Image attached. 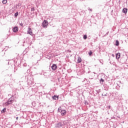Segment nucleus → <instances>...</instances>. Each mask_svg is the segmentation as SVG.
I'll list each match as a JSON object with an SVG mask.
<instances>
[{"instance_id":"nucleus-4","label":"nucleus","mask_w":128,"mask_h":128,"mask_svg":"<svg viewBox=\"0 0 128 128\" xmlns=\"http://www.w3.org/2000/svg\"><path fill=\"white\" fill-rule=\"evenodd\" d=\"M27 82H28V84L29 86H32V83L34 82V79L30 76H27Z\"/></svg>"},{"instance_id":"nucleus-21","label":"nucleus","mask_w":128,"mask_h":128,"mask_svg":"<svg viewBox=\"0 0 128 128\" xmlns=\"http://www.w3.org/2000/svg\"><path fill=\"white\" fill-rule=\"evenodd\" d=\"M83 38L84 40H86V38H88V36H86V34L84 35Z\"/></svg>"},{"instance_id":"nucleus-9","label":"nucleus","mask_w":128,"mask_h":128,"mask_svg":"<svg viewBox=\"0 0 128 128\" xmlns=\"http://www.w3.org/2000/svg\"><path fill=\"white\" fill-rule=\"evenodd\" d=\"M116 60H118V58H120V53L118 52V53L116 54Z\"/></svg>"},{"instance_id":"nucleus-6","label":"nucleus","mask_w":128,"mask_h":128,"mask_svg":"<svg viewBox=\"0 0 128 128\" xmlns=\"http://www.w3.org/2000/svg\"><path fill=\"white\" fill-rule=\"evenodd\" d=\"M27 32L28 34H30V36H34V34L32 33V28H28Z\"/></svg>"},{"instance_id":"nucleus-33","label":"nucleus","mask_w":128,"mask_h":128,"mask_svg":"<svg viewBox=\"0 0 128 128\" xmlns=\"http://www.w3.org/2000/svg\"><path fill=\"white\" fill-rule=\"evenodd\" d=\"M16 119L18 120V117H17Z\"/></svg>"},{"instance_id":"nucleus-24","label":"nucleus","mask_w":128,"mask_h":128,"mask_svg":"<svg viewBox=\"0 0 128 128\" xmlns=\"http://www.w3.org/2000/svg\"><path fill=\"white\" fill-rule=\"evenodd\" d=\"M106 108L109 110H110L112 108V106L110 105L106 106Z\"/></svg>"},{"instance_id":"nucleus-29","label":"nucleus","mask_w":128,"mask_h":128,"mask_svg":"<svg viewBox=\"0 0 128 128\" xmlns=\"http://www.w3.org/2000/svg\"><path fill=\"white\" fill-rule=\"evenodd\" d=\"M108 32H107L106 34H105V36H108Z\"/></svg>"},{"instance_id":"nucleus-35","label":"nucleus","mask_w":128,"mask_h":128,"mask_svg":"<svg viewBox=\"0 0 128 128\" xmlns=\"http://www.w3.org/2000/svg\"><path fill=\"white\" fill-rule=\"evenodd\" d=\"M8 64H10V62H8Z\"/></svg>"},{"instance_id":"nucleus-3","label":"nucleus","mask_w":128,"mask_h":128,"mask_svg":"<svg viewBox=\"0 0 128 128\" xmlns=\"http://www.w3.org/2000/svg\"><path fill=\"white\" fill-rule=\"evenodd\" d=\"M66 124V121H63L62 122H60L58 123H57L56 124L55 126L56 128H62V126H64Z\"/></svg>"},{"instance_id":"nucleus-36","label":"nucleus","mask_w":128,"mask_h":128,"mask_svg":"<svg viewBox=\"0 0 128 128\" xmlns=\"http://www.w3.org/2000/svg\"><path fill=\"white\" fill-rule=\"evenodd\" d=\"M97 92H98V91H96Z\"/></svg>"},{"instance_id":"nucleus-14","label":"nucleus","mask_w":128,"mask_h":128,"mask_svg":"<svg viewBox=\"0 0 128 128\" xmlns=\"http://www.w3.org/2000/svg\"><path fill=\"white\" fill-rule=\"evenodd\" d=\"M2 114H4V112H6V108H4L1 111Z\"/></svg>"},{"instance_id":"nucleus-19","label":"nucleus","mask_w":128,"mask_h":128,"mask_svg":"<svg viewBox=\"0 0 128 128\" xmlns=\"http://www.w3.org/2000/svg\"><path fill=\"white\" fill-rule=\"evenodd\" d=\"M104 88H106V89L108 88V85L106 84H104Z\"/></svg>"},{"instance_id":"nucleus-22","label":"nucleus","mask_w":128,"mask_h":128,"mask_svg":"<svg viewBox=\"0 0 128 128\" xmlns=\"http://www.w3.org/2000/svg\"><path fill=\"white\" fill-rule=\"evenodd\" d=\"M84 104L85 106H88V102L86 100H84Z\"/></svg>"},{"instance_id":"nucleus-13","label":"nucleus","mask_w":128,"mask_h":128,"mask_svg":"<svg viewBox=\"0 0 128 128\" xmlns=\"http://www.w3.org/2000/svg\"><path fill=\"white\" fill-rule=\"evenodd\" d=\"M20 6H22V4L18 3V4H16V6H14V8H18Z\"/></svg>"},{"instance_id":"nucleus-32","label":"nucleus","mask_w":128,"mask_h":128,"mask_svg":"<svg viewBox=\"0 0 128 128\" xmlns=\"http://www.w3.org/2000/svg\"><path fill=\"white\" fill-rule=\"evenodd\" d=\"M68 52H72V51H71V50H68Z\"/></svg>"},{"instance_id":"nucleus-2","label":"nucleus","mask_w":128,"mask_h":128,"mask_svg":"<svg viewBox=\"0 0 128 128\" xmlns=\"http://www.w3.org/2000/svg\"><path fill=\"white\" fill-rule=\"evenodd\" d=\"M58 112H60V114H61V115L62 116H66V110H62V108L61 106H60L58 108Z\"/></svg>"},{"instance_id":"nucleus-31","label":"nucleus","mask_w":128,"mask_h":128,"mask_svg":"<svg viewBox=\"0 0 128 128\" xmlns=\"http://www.w3.org/2000/svg\"><path fill=\"white\" fill-rule=\"evenodd\" d=\"M86 70H90V68H87Z\"/></svg>"},{"instance_id":"nucleus-8","label":"nucleus","mask_w":128,"mask_h":128,"mask_svg":"<svg viewBox=\"0 0 128 128\" xmlns=\"http://www.w3.org/2000/svg\"><path fill=\"white\" fill-rule=\"evenodd\" d=\"M12 30L14 32H18V26H15L13 28Z\"/></svg>"},{"instance_id":"nucleus-34","label":"nucleus","mask_w":128,"mask_h":128,"mask_svg":"<svg viewBox=\"0 0 128 128\" xmlns=\"http://www.w3.org/2000/svg\"><path fill=\"white\" fill-rule=\"evenodd\" d=\"M112 56H114V54H112Z\"/></svg>"},{"instance_id":"nucleus-20","label":"nucleus","mask_w":128,"mask_h":128,"mask_svg":"<svg viewBox=\"0 0 128 128\" xmlns=\"http://www.w3.org/2000/svg\"><path fill=\"white\" fill-rule=\"evenodd\" d=\"M102 96H108V93H106V94L103 93L102 94Z\"/></svg>"},{"instance_id":"nucleus-5","label":"nucleus","mask_w":128,"mask_h":128,"mask_svg":"<svg viewBox=\"0 0 128 128\" xmlns=\"http://www.w3.org/2000/svg\"><path fill=\"white\" fill-rule=\"evenodd\" d=\"M48 26V22L46 20H44L42 23V28H47Z\"/></svg>"},{"instance_id":"nucleus-11","label":"nucleus","mask_w":128,"mask_h":128,"mask_svg":"<svg viewBox=\"0 0 128 128\" xmlns=\"http://www.w3.org/2000/svg\"><path fill=\"white\" fill-rule=\"evenodd\" d=\"M122 12H124V14H126V12H128V8H124L122 10Z\"/></svg>"},{"instance_id":"nucleus-17","label":"nucleus","mask_w":128,"mask_h":128,"mask_svg":"<svg viewBox=\"0 0 128 128\" xmlns=\"http://www.w3.org/2000/svg\"><path fill=\"white\" fill-rule=\"evenodd\" d=\"M2 4H6V2H8V0H3L2 1Z\"/></svg>"},{"instance_id":"nucleus-23","label":"nucleus","mask_w":128,"mask_h":128,"mask_svg":"<svg viewBox=\"0 0 128 128\" xmlns=\"http://www.w3.org/2000/svg\"><path fill=\"white\" fill-rule=\"evenodd\" d=\"M88 54L90 56H92V50H90V52H88Z\"/></svg>"},{"instance_id":"nucleus-18","label":"nucleus","mask_w":128,"mask_h":128,"mask_svg":"<svg viewBox=\"0 0 128 128\" xmlns=\"http://www.w3.org/2000/svg\"><path fill=\"white\" fill-rule=\"evenodd\" d=\"M14 16L15 18H18V12H17L16 13H15Z\"/></svg>"},{"instance_id":"nucleus-28","label":"nucleus","mask_w":128,"mask_h":128,"mask_svg":"<svg viewBox=\"0 0 128 128\" xmlns=\"http://www.w3.org/2000/svg\"><path fill=\"white\" fill-rule=\"evenodd\" d=\"M88 10H90V12H92V10L90 8H88Z\"/></svg>"},{"instance_id":"nucleus-12","label":"nucleus","mask_w":128,"mask_h":128,"mask_svg":"<svg viewBox=\"0 0 128 128\" xmlns=\"http://www.w3.org/2000/svg\"><path fill=\"white\" fill-rule=\"evenodd\" d=\"M77 62L78 64H80V62H82V58L80 57H78Z\"/></svg>"},{"instance_id":"nucleus-25","label":"nucleus","mask_w":128,"mask_h":128,"mask_svg":"<svg viewBox=\"0 0 128 128\" xmlns=\"http://www.w3.org/2000/svg\"><path fill=\"white\" fill-rule=\"evenodd\" d=\"M35 10H34V7H33L31 8V12H34Z\"/></svg>"},{"instance_id":"nucleus-10","label":"nucleus","mask_w":128,"mask_h":128,"mask_svg":"<svg viewBox=\"0 0 128 128\" xmlns=\"http://www.w3.org/2000/svg\"><path fill=\"white\" fill-rule=\"evenodd\" d=\"M52 99L54 100H58V96L56 95H54L53 96H52Z\"/></svg>"},{"instance_id":"nucleus-1","label":"nucleus","mask_w":128,"mask_h":128,"mask_svg":"<svg viewBox=\"0 0 128 128\" xmlns=\"http://www.w3.org/2000/svg\"><path fill=\"white\" fill-rule=\"evenodd\" d=\"M14 100V95H12V96L8 98V100L5 102V104L6 106H10V104H12V102Z\"/></svg>"},{"instance_id":"nucleus-7","label":"nucleus","mask_w":128,"mask_h":128,"mask_svg":"<svg viewBox=\"0 0 128 128\" xmlns=\"http://www.w3.org/2000/svg\"><path fill=\"white\" fill-rule=\"evenodd\" d=\"M52 70H56V68H58V66L56 64H52V66H51Z\"/></svg>"},{"instance_id":"nucleus-27","label":"nucleus","mask_w":128,"mask_h":128,"mask_svg":"<svg viewBox=\"0 0 128 128\" xmlns=\"http://www.w3.org/2000/svg\"><path fill=\"white\" fill-rule=\"evenodd\" d=\"M85 70L84 72H86V74H90V71H88V72H86V70Z\"/></svg>"},{"instance_id":"nucleus-16","label":"nucleus","mask_w":128,"mask_h":128,"mask_svg":"<svg viewBox=\"0 0 128 128\" xmlns=\"http://www.w3.org/2000/svg\"><path fill=\"white\" fill-rule=\"evenodd\" d=\"M104 80L102 79V78H101L100 80V84H104Z\"/></svg>"},{"instance_id":"nucleus-26","label":"nucleus","mask_w":128,"mask_h":128,"mask_svg":"<svg viewBox=\"0 0 128 128\" xmlns=\"http://www.w3.org/2000/svg\"><path fill=\"white\" fill-rule=\"evenodd\" d=\"M20 25L21 26H24V24H22V22L20 23Z\"/></svg>"},{"instance_id":"nucleus-15","label":"nucleus","mask_w":128,"mask_h":128,"mask_svg":"<svg viewBox=\"0 0 128 128\" xmlns=\"http://www.w3.org/2000/svg\"><path fill=\"white\" fill-rule=\"evenodd\" d=\"M115 45L116 46H120V42H118V40H116V41Z\"/></svg>"},{"instance_id":"nucleus-30","label":"nucleus","mask_w":128,"mask_h":128,"mask_svg":"<svg viewBox=\"0 0 128 128\" xmlns=\"http://www.w3.org/2000/svg\"><path fill=\"white\" fill-rule=\"evenodd\" d=\"M117 86H118V88L120 87V85H118V84H117Z\"/></svg>"}]
</instances>
